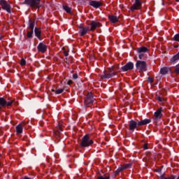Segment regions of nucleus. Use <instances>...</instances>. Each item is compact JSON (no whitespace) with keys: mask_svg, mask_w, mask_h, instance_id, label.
I'll return each mask as SVG.
<instances>
[{"mask_svg":"<svg viewBox=\"0 0 179 179\" xmlns=\"http://www.w3.org/2000/svg\"><path fill=\"white\" fill-rule=\"evenodd\" d=\"M22 5H27L31 9H39L41 6V0H24Z\"/></svg>","mask_w":179,"mask_h":179,"instance_id":"1","label":"nucleus"},{"mask_svg":"<svg viewBox=\"0 0 179 179\" xmlns=\"http://www.w3.org/2000/svg\"><path fill=\"white\" fill-rule=\"evenodd\" d=\"M80 145L82 148H89V146L93 145V140L90 138L89 134H86L83 137Z\"/></svg>","mask_w":179,"mask_h":179,"instance_id":"2","label":"nucleus"},{"mask_svg":"<svg viewBox=\"0 0 179 179\" xmlns=\"http://www.w3.org/2000/svg\"><path fill=\"white\" fill-rule=\"evenodd\" d=\"M136 66L140 72H146V71H148V64L145 61L138 60L136 62Z\"/></svg>","mask_w":179,"mask_h":179,"instance_id":"3","label":"nucleus"},{"mask_svg":"<svg viewBox=\"0 0 179 179\" xmlns=\"http://www.w3.org/2000/svg\"><path fill=\"white\" fill-rule=\"evenodd\" d=\"M13 104H15V100L5 99V98L0 97V108H2V107H5L6 106L7 107H9Z\"/></svg>","mask_w":179,"mask_h":179,"instance_id":"4","label":"nucleus"},{"mask_svg":"<svg viewBox=\"0 0 179 179\" xmlns=\"http://www.w3.org/2000/svg\"><path fill=\"white\" fill-rule=\"evenodd\" d=\"M0 5L2 9H3V10H6L8 13H12V6H10V1H7L6 0H0Z\"/></svg>","mask_w":179,"mask_h":179,"instance_id":"5","label":"nucleus"},{"mask_svg":"<svg viewBox=\"0 0 179 179\" xmlns=\"http://www.w3.org/2000/svg\"><path fill=\"white\" fill-rule=\"evenodd\" d=\"M94 97L93 96V94L88 93L85 99V107H90V106H92L93 103H94Z\"/></svg>","mask_w":179,"mask_h":179,"instance_id":"6","label":"nucleus"},{"mask_svg":"<svg viewBox=\"0 0 179 179\" xmlns=\"http://www.w3.org/2000/svg\"><path fill=\"white\" fill-rule=\"evenodd\" d=\"M148 50L146 47H140L136 49V52L138 54L139 59H143L145 58V53L148 52Z\"/></svg>","mask_w":179,"mask_h":179,"instance_id":"7","label":"nucleus"},{"mask_svg":"<svg viewBox=\"0 0 179 179\" xmlns=\"http://www.w3.org/2000/svg\"><path fill=\"white\" fill-rule=\"evenodd\" d=\"M115 75H117V73L114 71V69H110V73L104 71L103 73L101 76V78L110 79V78H113V76H115Z\"/></svg>","mask_w":179,"mask_h":179,"instance_id":"8","label":"nucleus"},{"mask_svg":"<svg viewBox=\"0 0 179 179\" xmlns=\"http://www.w3.org/2000/svg\"><path fill=\"white\" fill-rule=\"evenodd\" d=\"M142 8V2L141 0H135L134 3L130 8V10L134 12V10H139Z\"/></svg>","mask_w":179,"mask_h":179,"instance_id":"9","label":"nucleus"},{"mask_svg":"<svg viewBox=\"0 0 179 179\" xmlns=\"http://www.w3.org/2000/svg\"><path fill=\"white\" fill-rule=\"evenodd\" d=\"M131 167H132V164H125L123 166L119 167L116 171H115V174H120V173H121V171L126 170V169H131Z\"/></svg>","mask_w":179,"mask_h":179,"instance_id":"10","label":"nucleus"},{"mask_svg":"<svg viewBox=\"0 0 179 179\" xmlns=\"http://www.w3.org/2000/svg\"><path fill=\"white\" fill-rule=\"evenodd\" d=\"M132 69H134V63L132 62H129L122 67L123 72H127V71H132Z\"/></svg>","mask_w":179,"mask_h":179,"instance_id":"11","label":"nucleus"},{"mask_svg":"<svg viewBox=\"0 0 179 179\" xmlns=\"http://www.w3.org/2000/svg\"><path fill=\"white\" fill-rule=\"evenodd\" d=\"M90 26H91V28L90 29V30L91 31H94V30H96L97 27H100V26H101V24H100V22H99L92 21L90 23Z\"/></svg>","mask_w":179,"mask_h":179,"instance_id":"12","label":"nucleus"},{"mask_svg":"<svg viewBox=\"0 0 179 179\" xmlns=\"http://www.w3.org/2000/svg\"><path fill=\"white\" fill-rule=\"evenodd\" d=\"M138 127V122H135V120H131L129 123V129L134 132L135 129Z\"/></svg>","mask_w":179,"mask_h":179,"instance_id":"13","label":"nucleus"},{"mask_svg":"<svg viewBox=\"0 0 179 179\" xmlns=\"http://www.w3.org/2000/svg\"><path fill=\"white\" fill-rule=\"evenodd\" d=\"M37 48L38 51H39V52H42V54H44V52L47 51V45L43 43H40Z\"/></svg>","mask_w":179,"mask_h":179,"instance_id":"14","label":"nucleus"},{"mask_svg":"<svg viewBox=\"0 0 179 179\" xmlns=\"http://www.w3.org/2000/svg\"><path fill=\"white\" fill-rule=\"evenodd\" d=\"M24 125H26V122H22L16 127V131L17 134H22L23 127H24Z\"/></svg>","mask_w":179,"mask_h":179,"instance_id":"15","label":"nucleus"},{"mask_svg":"<svg viewBox=\"0 0 179 179\" xmlns=\"http://www.w3.org/2000/svg\"><path fill=\"white\" fill-rule=\"evenodd\" d=\"M90 5L93 8H97L103 6V3L97 1H92L90 2Z\"/></svg>","mask_w":179,"mask_h":179,"instance_id":"16","label":"nucleus"},{"mask_svg":"<svg viewBox=\"0 0 179 179\" xmlns=\"http://www.w3.org/2000/svg\"><path fill=\"white\" fill-rule=\"evenodd\" d=\"M150 122H152V120L150 119H145L141 121H138V127L148 125V124H150Z\"/></svg>","mask_w":179,"mask_h":179,"instance_id":"17","label":"nucleus"},{"mask_svg":"<svg viewBox=\"0 0 179 179\" xmlns=\"http://www.w3.org/2000/svg\"><path fill=\"white\" fill-rule=\"evenodd\" d=\"M163 112V108H159L154 114L155 118L157 120L159 118H162L163 117V114L162 113Z\"/></svg>","mask_w":179,"mask_h":179,"instance_id":"18","label":"nucleus"},{"mask_svg":"<svg viewBox=\"0 0 179 179\" xmlns=\"http://www.w3.org/2000/svg\"><path fill=\"white\" fill-rule=\"evenodd\" d=\"M80 29H81V30H80V36H85V34H87V31H89V30H90L89 29V27H85V28L83 27H80Z\"/></svg>","mask_w":179,"mask_h":179,"instance_id":"19","label":"nucleus"},{"mask_svg":"<svg viewBox=\"0 0 179 179\" xmlns=\"http://www.w3.org/2000/svg\"><path fill=\"white\" fill-rule=\"evenodd\" d=\"M109 20H110L112 23H117V22H118V17L114 15H109Z\"/></svg>","mask_w":179,"mask_h":179,"instance_id":"20","label":"nucleus"},{"mask_svg":"<svg viewBox=\"0 0 179 179\" xmlns=\"http://www.w3.org/2000/svg\"><path fill=\"white\" fill-rule=\"evenodd\" d=\"M160 73L162 75H167V73H169V68H166V67L162 68L160 70Z\"/></svg>","mask_w":179,"mask_h":179,"instance_id":"21","label":"nucleus"},{"mask_svg":"<svg viewBox=\"0 0 179 179\" xmlns=\"http://www.w3.org/2000/svg\"><path fill=\"white\" fill-rule=\"evenodd\" d=\"M35 35L36 37H38V38H40L41 36V31L37 28H35Z\"/></svg>","mask_w":179,"mask_h":179,"instance_id":"22","label":"nucleus"},{"mask_svg":"<svg viewBox=\"0 0 179 179\" xmlns=\"http://www.w3.org/2000/svg\"><path fill=\"white\" fill-rule=\"evenodd\" d=\"M63 9L67 12V13H71V7L66 6V5H64L63 6Z\"/></svg>","mask_w":179,"mask_h":179,"instance_id":"23","label":"nucleus"},{"mask_svg":"<svg viewBox=\"0 0 179 179\" xmlns=\"http://www.w3.org/2000/svg\"><path fill=\"white\" fill-rule=\"evenodd\" d=\"M96 179H110V175L109 174H106L103 176H99L97 177Z\"/></svg>","mask_w":179,"mask_h":179,"instance_id":"24","label":"nucleus"},{"mask_svg":"<svg viewBox=\"0 0 179 179\" xmlns=\"http://www.w3.org/2000/svg\"><path fill=\"white\" fill-rule=\"evenodd\" d=\"M29 29L32 31L34 29V22L29 20Z\"/></svg>","mask_w":179,"mask_h":179,"instance_id":"25","label":"nucleus"},{"mask_svg":"<svg viewBox=\"0 0 179 179\" xmlns=\"http://www.w3.org/2000/svg\"><path fill=\"white\" fill-rule=\"evenodd\" d=\"M52 92H54L56 94H61V93L64 92V89L61 88V89L57 90H52Z\"/></svg>","mask_w":179,"mask_h":179,"instance_id":"26","label":"nucleus"},{"mask_svg":"<svg viewBox=\"0 0 179 179\" xmlns=\"http://www.w3.org/2000/svg\"><path fill=\"white\" fill-rule=\"evenodd\" d=\"M157 99L159 103H166V99L162 97V96H157Z\"/></svg>","mask_w":179,"mask_h":179,"instance_id":"27","label":"nucleus"},{"mask_svg":"<svg viewBox=\"0 0 179 179\" xmlns=\"http://www.w3.org/2000/svg\"><path fill=\"white\" fill-rule=\"evenodd\" d=\"M32 36H33V30L29 29L27 31V37H29V38H31Z\"/></svg>","mask_w":179,"mask_h":179,"instance_id":"28","label":"nucleus"},{"mask_svg":"<svg viewBox=\"0 0 179 179\" xmlns=\"http://www.w3.org/2000/svg\"><path fill=\"white\" fill-rule=\"evenodd\" d=\"M173 41L179 42V34H176L173 38Z\"/></svg>","mask_w":179,"mask_h":179,"instance_id":"29","label":"nucleus"},{"mask_svg":"<svg viewBox=\"0 0 179 179\" xmlns=\"http://www.w3.org/2000/svg\"><path fill=\"white\" fill-rule=\"evenodd\" d=\"M58 131L56 132L57 135H59L60 131H62V125H61V124H59L58 125Z\"/></svg>","mask_w":179,"mask_h":179,"instance_id":"30","label":"nucleus"},{"mask_svg":"<svg viewBox=\"0 0 179 179\" xmlns=\"http://www.w3.org/2000/svg\"><path fill=\"white\" fill-rule=\"evenodd\" d=\"M173 72L177 74L179 73V64L176 66Z\"/></svg>","mask_w":179,"mask_h":179,"instance_id":"31","label":"nucleus"},{"mask_svg":"<svg viewBox=\"0 0 179 179\" xmlns=\"http://www.w3.org/2000/svg\"><path fill=\"white\" fill-rule=\"evenodd\" d=\"M20 65H22V66H24V65H26V60H24V59H21Z\"/></svg>","mask_w":179,"mask_h":179,"instance_id":"32","label":"nucleus"},{"mask_svg":"<svg viewBox=\"0 0 179 179\" xmlns=\"http://www.w3.org/2000/svg\"><path fill=\"white\" fill-rule=\"evenodd\" d=\"M174 176H169V177H167V178H164V176H161V179H174Z\"/></svg>","mask_w":179,"mask_h":179,"instance_id":"33","label":"nucleus"},{"mask_svg":"<svg viewBox=\"0 0 179 179\" xmlns=\"http://www.w3.org/2000/svg\"><path fill=\"white\" fill-rule=\"evenodd\" d=\"M148 82H150V83H153V78L148 77Z\"/></svg>","mask_w":179,"mask_h":179,"instance_id":"34","label":"nucleus"},{"mask_svg":"<svg viewBox=\"0 0 179 179\" xmlns=\"http://www.w3.org/2000/svg\"><path fill=\"white\" fill-rule=\"evenodd\" d=\"M143 149H144V150H146L147 149H148V144H144Z\"/></svg>","mask_w":179,"mask_h":179,"instance_id":"35","label":"nucleus"},{"mask_svg":"<svg viewBox=\"0 0 179 179\" xmlns=\"http://www.w3.org/2000/svg\"><path fill=\"white\" fill-rule=\"evenodd\" d=\"M73 79H78V74L75 73L73 75Z\"/></svg>","mask_w":179,"mask_h":179,"instance_id":"36","label":"nucleus"},{"mask_svg":"<svg viewBox=\"0 0 179 179\" xmlns=\"http://www.w3.org/2000/svg\"><path fill=\"white\" fill-rule=\"evenodd\" d=\"M72 83H73V82L72 81V80H69L67 83V85H72Z\"/></svg>","mask_w":179,"mask_h":179,"instance_id":"37","label":"nucleus"},{"mask_svg":"<svg viewBox=\"0 0 179 179\" xmlns=\"http://www.w3.org/2000/svg\"><path fill=\"white\" fill-rule=\"evenodd\" d=\"M65 57H68V52H64Z\"/></svg>","mask_w":179,"mask_h":179,"instance_id":"38","label":"nucleus"},{"mask_svg":"<svg viewBox=\"0 0 179 179\" xmlns=\"http://www.w3.org/2000/svg\"><path fill=\"white\" fill-rule=\"evenodd\" d=\"M0 10H1V7H0Z\"/></svg>","mask_w":179,"mask_h":179,"instance_id":"39","label":"nucleus"}]
</instances>
